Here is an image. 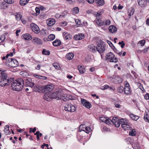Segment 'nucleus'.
I'll return each mask as SVG.
<instances>
[{
	"mask_svg": "<svg viewBox=\"0 0 149 149\" xmlns=\"http://www.w3.org/2000/svg\"><path fill=\"white\" fill-rule=\"evenodd\" d=\"M29 0H20L19 1L20 4L22 6L26 5L29 1Z\"/></svg>",
	"mask_w": 149,
	"mask_h": 149,
	"instance_id": "obj_29",
	"label": "nucleus"
},
{
	"mask_svg": "<svg viewBox=\"0 0 149 149\" xmlns=\"http://www.w3.org/2000/svg\"><path fill=\"white\" fill-rule=\"evenodd\" d=\"M144 119L145 121L149 122V117L148 113L146 112L145 113L144 116Z\"/></svg>",
	"mask_w": 149,
	"mask_h": 149,
	"instance_id": "obj_30",
	"label": "nucleus"
},
{
	"mask_svg": "<svg viewBox=\"0 0 149 149\" xmlns=\"http://www.w3.org/2000/svg\"><path fill=\"white\" fill-rule=\"evenodd\" d=\"M36 90H35V92H45V86H42L37 85L36 87Z\"/></svg>",
	"mask_w": 149,
	"mask_h": 149,
	"instance_id": "obj_14",
	"label": "nucleus"
},
{
	"mask_svg": "<svg viewBox=\"0 0 149 149\" xmlns=\"http://www.w3.org/2000/svg\"><path fill=\"white\" fill-rule=\"evenodd\" d=\"M145 98L146 100H149V93H147L146 94L145 96Z\"/></svg>",
	"mask_w": 149,
	"mask_h": 149,
	"instance_id": "obj_62",
	"label": "nucleus"
},
{
	"mask_svg": "<svg viewBox=\"0 0 149 149\" xmlns=\"http://www.w3.org/2000/svg\"><path fill=\"white\" fill-rule=\"evenodd\" d=\"M81 102L83 106L88 109H89L91 107V103L84 99H81Z\"/></svg>",
	"mask_w": 149,
	"mask_h": 149,
	"instance_id": "obj_7",
	"label": "nucleus"
},
{
	"mask_svg": "<svg viewBox=\"0 0 149 149\" xmlns=\"http://www.w3.org/2000/svg\"><path fill=\"white\" fill-rule=\"evenodd\" d=\"M79 11V8L77 7H74L72 9V12L73 14H78Z\"/></svg>",
	"mask_w": 149,
	"mask_h": 149,
	"instance_id": "obj_28",
	"label": "nucleus"
},
{
	"mask_svg": "<svg viewBox=\"0 0 149 149\" xmlns=\"http://www.w3.org/2000/svg\"><path fill=\"white\" fill-rule=\"evenodd\" d=\"M78 69L80 74H82L85 71V69L81 66L79 65L78 66Z\"/></svg>",
	"mask_w": 149,
	"mask_h": 149,
	"instance_id": "obj_24",
	"label": "nucleus"
},
{
	"mask_svg": "<svg viewBox=\"0 0 149 149\" xmlns=\"http://www.w3.org/2000/svg\"><path fill=\"white\" fill-rule=\"evenodd\" d=\"M83 130L85 131L87 133H89L91 131V129L90 127H86L85 130Z\"/></svg>",
	"mask_w": 149,
	"mask_h": 149,
	"instance_id": "obj_41",
	"label": "nucleus"
},
{
	"mask_svg": "<svg viewBox=\"0 0 149 149\" xmlns=\"http://www.w3.org/2000/svg\"><path fill=\"white\" fill-rule=\"evenodd\" d=\"M119 121V119L116 117H113L111 120V123H115L116 122Z\"/></svg>",
	"mask_w": 149,
	"mask_h": 149,
	"instance_id": "obj_46",
	"label": "nucleus"
},
{
	"mask_svg": "<svg viewBox=\"0 0 149 149\" xmlns=\"http://www.w3.org/2000/svg\"><path fill=\"white\" fill-rule=\"evenodd\" d=\"M122 127L125 130H129L131 127V124L129 123H127V122L125 124L122 125Z\"/></svg>",
	"mask_w": 149,
	"mask_h": 149,
	"instance_id": "obj_19",
	"label": "nucleus"
},
{
	"mask_svg": "<svg viewBox=\"0 0 149 149\" xmlns=\"http://www.w3.org/2000/svg\"><path fill=\"white\" fill-rule=\"evenodd\" d=\"M125 120L124 119H121L120 120L119 119V121L120 122V124L121 125V126L122 127V125L123 124H125L126 122L125 121Z\"/></svg>",
	"mask_w": 149,
	"mask_h": 149,
	"instance_id": "obj_49",
	"label": "nucleus"
},
{
	"mask_svg": "<svg viewBox=\"0 0 149 149\" xmlns=\"http://www.w3.org/2000/svg\"><path fill=\"white\" fill-rule=\"evenodd\" d=\"M63 37L65 40H70L72 38V36L69 33L67 32H64L63 33Z\"/></svg>",
	"mask_w": 149,
	"mask_h": 149,
	"instance_id": "obj_12",
	"label": "nucleus"
},
{
	"mask_svg": "<svg viewBox=\"0 0 149 149\" xmlns=\"http://www.w3.org/2000/svg\"><path fill=\"white\" fill-rule=\"evenodd\" d=\"M4 1L8 4H12L14 2V0H3Z\"/></svg>",
	"mask_w": 149,
	"mask_h": 149,
	"instance_id": "obj_50",
	"label": "nucleus"
},
{
	"mask_svg": "<svg viewBox=\"0 0 149 149\" xmlns=\"http://www.w3.org/2000/svg\"><path fill=\"white\" fill-rule=\"evenodd\" d=\"M50 95L51 96L52 99L54 98H56V93H52L51 92V94Z\"/></svg>",
	"mask_w": 149,
	"mask_h": 149,
	"instance_id": "obj_43",
	"label": "nucleus"
},
{
	"mask_svg": "<svg viewBox=\"0 0 149 149\" xmlns=\"http://www.w3.org/2000/svg\"><path fill=\"white\" fill-rule=\"evenodd\" d=\"M105 123L106 124L109 125L111 124V120L108 118H107L106 120L105 121Z\"/></svg>",
	"mask_w": 149,
	"mask_h": 149,
	"instance_id": "obj_47",
	"label": "nucleus"
},
{
	"mask_svg": "<svg viewBox=\"0 0 149 149\" xmlns=\"http://www.w3.org/2000/svg\"><path fill=\"white\" fill-rule=\"evenodd\" d=\"M135 116V115H134L133 114H130V117L131 118L134 120Z\"/></svg>",
	"mask_w": 149,
	"mask_h": 149,
	"instance_id": "obj_61",
	"label": "nucleus"
},
{
	"mask_svg": "<svg viewBox=\"0 0 149 149\" xmlns=\"http://www.w3.org/2000/svg\"><path fill=\"white\" fill-rule=\"evenodd\" d=\"M129 135L131 136H135L136 134V132L135 130L134 129L131 130L129 132Z\"/></svg>",
	"mask_w": 149,
	"mask_h": 149,
	"instance_id": "obj_31",
	"label": "nucleus"
},
{
	"mask_svg": "<svg viewBox=\"0 0 149 149\" xmlns=\"http://www.w3.org/2000/svg\"><path fill=\"white\" fill-rule=\"evenodd\" d=\"M64 109L65 111L71 112H74L76 110L75 107L71 104H69L65 105Z\"/></svg>",
	"mask_w": 149,
	"mask_h": 149,
	"instance_id": "obj_4",
	"label": "nucleus"
},
{
	"mask_svg": "<svg viewBox=\"0 0 149 149\" xmlns=\"http://www.w3.org/2000/svg\"><path fill=\"white\" fill-rule=\"evenodd\" d=\"M124 92L127 95H129L130 93V87L124 88Z\"/></svg>",
	"mask_w": 149,
	"mask_h": 149,
	"instance_id": "obj_34",
	"label": "nucleus"
},
{
	"mask_svg": "<svg viewBox=\"0 0 149 149\" xmlns=\"http://www.w3.org/2000/svg\"><path fill=\"white\" fill-rule=\"evenodd\" d=\"M0 76L1 78V80H0V86H2L9 85L10 84L13 80V78L7 79V74L6 70H0Z\"/></svg>",
	"mask_w": 149,
	"mask_h": 149,
	"instance_id": "obj_1",
	"label": "nucleus"
},
{
	"mask_svg": "<svg viewBox=\"0 0 149 149\" xmlns=\"http://www.w3.org/2000/svg\"><path fill=\"white\" fill-rule=\"evenodd\" d=\"M120 102V101H118L115 102L114 104L116 107L118 108H121V105H120L119 103Z\"/></svg>",
	"mask_w": 149,
	"mask_h": 149,
	"instance_id": "obj_35",
	"label": "nucleus"
},
{
	"mask_svg": "<svg viewBox=\"0 0 149 149\" xmlns=\"http://www.w3.org/2000/svg\"><path fill=\"white\" fill-rule=\"evenodd\" d=\"M6 39V36L4 35H2L0 37V39L3 42Z\"/></svg>",
	"mask_w": 149,
	"mask_h": 149,
	"instance_id": "obj_58",
	"label": "nucleus"
},
{
	"mask_svg": "<svg viewBox=\"0 0 149 149\" xmlns=\"http://www.w3.org/2000/svg\"><path fill=\"white\" fill-rule=\"evenodd\" d=\"M63 97L64 99L65 100H64V101L68 100L70 99H71V97H70L69 95H65Z\"/></svg>",
	"mask_w": 149,
	"mask_h": 149,
	"instance_id": "obj_40",
	"label": "nucleus"
},
{
	"mask_svg": "<svg viewBox=\"0 0 149 149\" xmlns=\"http://www.w3.org/2000/svg\"><path fill=\"white\" fill-rule=\"evenodd\" d=\"M33 75L34 77L42 79L45 80L47 78V77H46L41 76L40 75L34 74Z\"/></svg>",
	"mask_w": 149,
	"mask_h": 149,
	"instance_id": "obj_33",
	"label": "nucleus"
},
{
	"mask_svg": "<svg viewBox=\"0 0 149 149\" xmlns=\"http://www.w3.org/2000/svg\"><path fill=\"white\" fill-rule=\"evenodd\" d=\"M102 20L97 19L96 21V23L97 25L99 26H101V22Z\"/></svg>",
	"mask_w": 149,
	"mask_h": 149,
	"instance_id": "obj_48",
	"label": "nucleus"
},
{
	"mask_svg": "<svg viewBox=\"0 0 149 149\" xmlns=\"http://www.w3.org/2000/svg\"><path fill=\"white\" fill-rule=\"evenodd\" d=\"M106 119L107 118H106L104 117H101L100 118V120L103 122H105V121H106Z\"/></svg>",
	"mask_w": 149,
	"mask_h": 149,
	"instance_id": "obj_54",
	"label": "nucleus"
},
{
	"mask_svg": "<svg viewBox=\"0 0 149 149\" xmlns=\"http://www.w3.org/2000/svg\"><path fill=\"white\" fill-rule=\"evenodd\" d=\"M139 5L141 7H144L146 6L147 1L146 0H137Z\"/></svg>",
	"mask_w": 149,
	"mask_h": 149,
	"instance_id": "obj_15",
	"label": "nucleus"
},
{
	"mask_svg": "<svg viewBox=\"0 0 149 149\" xmlns=\"http://www.w3.org/2000/svg\"><path fill=\"white\" fill-rule=\"evenodd\" d=\"M19 17L20 18V19L21 21L22 22L23 24H25L26 23V21L24 19H23L22 16L21 15H20V14H19Z\"/></svg>",
	"mask_w": 149,
	"mask_h": 149,
	"instance_id": "obj_45",
	"label": "nucleus"
},
{
	"mask_svg": "<svg viewBox=\"0 0 149 149\" xmlns=\"http://www.w3.org/2000/svg\"><path fill=\"white\" fill-rule=\"evenodd\" d=\"M114 55L111 52L108 53L106 56V58L107 59L110 60V62L113 61V58H114Z\"/></svg>",
	"mask_w": 149,
	"mask_h": 149,
	"instance_id": "obj_11",
	"label": "nucleus"
},
{
	"mask_svg": "<svg viewBox=\"0 0 149 149\" xmlns=\"http://www.w3.org/2000/svg\"><path fill=\"white\" fill-rule=\"evenodd\" d=\"M30 27L31 30L36 33H38L40 32V29L38 26L36 24L32 23L30 24Z\"/></svg>",
	"mask_w": 149,
	"mask_h": 149,
	"instance_id": "obj_6",
	"label": "nucleus"
},
{
	"mask_svg": "<svg viewBox=\"0 0 149 149\" xmlns=\"http://www.w3.org/2000/svg\"><path fill=\"white\" fill-rule=\"evenodd\" d=\"M75 22L77 24L79 25H81L82 24L81 20L78 19H76Z\"/></svg>",
	"mask_w": 149,
	"mask_h": 149,
	"instance_id": "obj_53",
	"label": "nucleus"
},
{
	"mask_svg": "<svg viewBox=\"0 0 149 149\" xmlns=\"http://www.w3.org/2000/svg\"><path fill=\"white\" fill-rule=\"evenodd\" d=\"M42 54H43L48 55L50 54V52L49 51L44 49L42 50Z\"/></svg>",
	"mask_w": 149,
	"mask_h": 149,
	"instance_id": "obj_39",
	"label": "nucleus"
},
{
	"mask_svg": "<svg viewBox=\"0 0 149 149\" xmlns=\"http://www.w3.org/2000/svg\"><path fill=\"white\" fill-rule=\"evenodd\" d=\"M35 10L36 11V14L37 15H38L40 13V11L39 8L38 7H36V8Z\"/></svg>",
	"mask_w": 149,
	"mask_h": 149,
	"instance_id": "obj_57",
	"label": "nucleus"
},
{
	"mask_svg": "<svg viewBox=\"0 0 149 149\" xmlns=\"http://www.w3.org/2000/svg\"><path fill=\"white\" fill-rule=\"evenodd\" d=\"M4 132H5V134H9V130H8V129L6 127H5L4 129Z\"/></svg>",
	"mask_w": 149,
	"mask_h": 149,
	"instance_id": "obj_60",
	"label": "nucleus"
},
{
	"mask_svg": "<svg viewBox=\"0 0 149 149\" xmlns=\"http://www.w3.org/2000/svg\"><path fill=\"white\" fill-rule=\"evenodd\" d=\"M95 1L97 4V6H99L103 5L104 3V0H96Z\"/></svg>",
	"mask_w": 149,
	"mask_h": 149,
	"instance_id": "obj_27",
	"label": "nucleus"
},
{
	"mask_svg": "<svg viewBox=\"0 0 149 149\" xmlns=\"http://www.w3.org/2000/svg\"><path fill=\"white\" fill-rule=\"evenodd\" d=\"M67 24V23L66 22H64L61 23V25L62 26H65Z\"/></svg>",
	"mask_w": 149,
	"mask_h": 149,
	"instance_id": "obj_64",
	"label": "nucleus"
},
{
	"mask_svg": "<svg viewBox=\"0 0 149 149\" xmlns=\"http://www.w3.org/2000/svg\"><path fill=\"white\" fill-rule=\"evenodd\" d=\"M118 44L121 45V47L122 48H123L125 45V44L123 41H122L121 42H119L118 43Z\"/></svg>",
	"mask_w": 149,
	"mask_h": 149,
	"instance_id": "obj_52",
	"label": "nucleus"
},
{
	"mask_svg": "<svg viewBox=\"0 0 149 149\" xmlns=\"http://www.w3.org/2000/svg\"><path fill=\"white\" fill-rule=\"evenodd\" d=\"M145 40H142L139 42L138 43L141 45V46H143L145 43Z\"/></svg>",
	"mask_w": 149,
	"mask_h": 149,
	"instance_id": "obj_44",
	"label": "nucleus"
},
{
	"mask_svg": "<svg viewBox=\"0 0 149 149\" xmlns=\"http://www.w3.org/2000/svg\"><path fill=\"white\" fill-rule=\"evenodd\" d=\"M34 84L32 82L31 79H26L25 82V86H29L32 88ZM24 85L23 79L19 77V91L22 89L23 85Z\"/></svg>",
	"mask_w": 149,
	"mask_h": 149,
	"instance_id": "obj_2",
	"label": "nucleus"
},
{
	"mask_svg": "<svg viewBox=\"0 0 149 149\" xmlns=\"http://www.w3.org/2000/svg\"><path fill=\"white\" fill-rule=\"evenodd\" d=\"M55 38V35L53 34H51L49 35L48 37V38L49 39L48 40H52L54 39Z\"/></svg>",
	"mask_w": 149,
	"mask_h": 149,
	"instance_id": "obj_38",
	"label": "nucleus"
},
{
	"mask_svg": "<svg viewBox=\"0 0 149 149\" xmlns=\"http://www.w3.org/2000/svg\"><path fill=\"white\" fill-rule=\"evenodd\" d=\"M124 87L123 86H120L118 87L117 89V92L118 93H121L123 92Z\"/></svg>",
	"mask_w": 149,
	"mask_h": 149,
	"instance_id": "obj_32",
	"label": "nucleus"
},
{
	"mask_svg": "<svg viewBox=\"0 0 149 149\" xmlns=\"http://www.w3.org/2000/svg\"><path fill=\"white\" fill-rule=\"evenodd\" d=\"M111 22L109 20H107L104 21L102 20L101 22V26L104 25H109L110 24Z\"/></svg>",
	"mask_w": 149,
	"mask_h": 149,
	"instance_id": "obj_23",
	"label": "nucleus"
},
{
	"mask_svg": "<svg viewBox=\"0 0 149 149\" xmlns=\"http://www.w3.org/2000/svg\"><path fill=\"white\" fill-rule=\"evenodd\" d=\"M88 50L93 53H95L96 52V47L93 45H91L88 47Z\"/></svg>",
	"mask_w": 149,
	"mask_h": 149,
	"instance_id": "obj_16",
	"label": "nucleus"
},
{
	"mask_svg": "<svg viewBox=\"0 0 149 149\" xmlns=\"http://www.w3.org/2000/svg\"><path fill=\"white\" fill-rule=\"evenodd\" d=\"M84 34L83 33H80L78 35H75L73 38L76 40H82L84 38Z\"/></svg>",
	"mask_w": 149,
	"mask_h": 149,
	"instance_id": "obj_10",
	"label": "nucleus"
},
{
	"mask_svg": "<svg viewBox=\"0 0 149 149\" xmlns=\"http://www.w3.org/2000/svg\"><path fill=\"white\" fill-rule=\"evenodd\" d=\"M107 42L110 47H112V46H113L112 43L110 41L107 40Z\"/></svg>",
	"mask_w": 149,
	"mask_h": 149,
	"instance_id": "obj_63",
	"label": "nucleus"
},
{
	"mask_svg": "<svg viewBox=\"0 0 149 149\" xmlns=\"http://www.w3.org/2000/svg\"><path fill=\"white\" fill-rule=\"evenodd\" d=\"M109 31L112 33H114L117 31V28L116 27L113 25H111L109 27Z\"/></svg>",
	"mask_w": 149,
	"mask_h": 149,
	"instance_id": "obj_18",
	"label": "nucleus"
},
{
	"mask_svg": "<svg viewBox=\"0 0 149 149\" xmlns=\"http://www.w3.org/2000/svg\"><path fill=\"white\" fill-rule=\"evenodd\" d=\"M9 64L7 65L9 67H15L18 66V61L15 59L12 58L8 59Z\"/></svg>",
	"mask_w": 149,
	"mask_h": 149,
	"instance_id": "obj_3",
	"label": "nucleus"
},
{
	"mask_svg": "<svg viewBox=\"0 0 149 149\" xmlns=\"http://www.w3.org/2000/svg\"><path fill=\"white\" fill-rule=\"evenodd\" d=\"M0 6L1 9H5L7 7V6L6 2H3L1 4Z\"/></svg>",
	"mask_w": 149,
	"mask_h": 149,
	"instance_id": "obj_37",
	"label": "nucleus"
},
{
	"mask_svg": "<svg viewBox=\"0 0 149 149\" xmlns=\"http://www.w3.org/2000/svg\"><path fill=\"white\" fill-rule=\"evenodd\" d=\"M134 12V9H132L130 10V12L129 14V15L131 16L132 15Z\"/></svg>",
	"mask_w": 149,
	"mask_h": 149,
	"instance_id": "obj_59",
	"label": "nucleus"
},
{
	"mask_svg": "<svg viewBox=\"0 0 149 149\" xmlns=\"http://www.w3.org/2000/svg\"><path fill=\"white\" fill-rule=\"evenodd\" d=\"M74 56V54L72 53H69L66 56L67 58L69 60L72 59Z\"/></svg>",
	"mask_w": 149,
	"mask_h": 149,
	"instance_id": "obj_26",
	"label": "nucleus"
},
{
	"mask_svg": "<svg viewBox=\"0 0 149 149\" xmlns=\"http://www.w3.org/2000/svg\"><path fill=\"white\" fill-rule=\"evenodd\" d=\"M106 46L102 44H99L96 47L97 50L100 53H103L106 49Z\"/></svg>",
	"mask_w": 149,
	"mask_h": 149,
	"instance_id": "obj_5",
	"label": "nucleus"
},
{
	"mask_svg": "<svg viewBox=\"0 0 149 149\" xmlns=\"http://www.w3.org/2000/svg\"><path fill=\"white\" fill-rule=\"evenodd\" d=\"M125 86L124 88H127V87L129 88L130 87V85L129 84L127 81H125L124 82Z\"/></svg>",
	"mask_w": 149,
	"mask_h": 149,
	"instance_id": "obj_55",
	"label": "nucleus"
},
{
	"mask_svg": "<svg viewBox=\"0 0 149 149\" xmlns=\"http://www.w3.org/2000/svg\"><path fill=\"white\" fill-rule=\"evenodd\" d=\"M67 14V12L66 11H64L61 14L59 17L60 18H62L64 17Z\"/></svg>",
	"mask_w": 149,
	"mask_h": 149,
	"instance_id": "obj_42",
	"label": "nucleus"
},
{
	"mask_svg": "<svg viewBox=\"0 0 149 149\" xmlns=\"http://www.w3.org/2000/svg\"><path fill=\"white\" fill-rule=\"evenodd\" d=\"M55 20L54 19H49L47 21V25L49 26H51L53 25L55 23Z\"/></svg>",
	"mask_w": 149,
	"mask_h": 149,
	"instance_id": "obj_21",
	"label": "nucleus"
},
{
	"mask_svg": "<svg viewBox=\"0 0 149 149\" xmlns=\"http://www.w3.org/2000/svg\"><path fill=\"white\" fill-rule=\"evenodd\" d=\"M13 52H10V53H8L7 54V55L6 56V57L7 58V59L8 60V59H10V58H8V57L9 56H10V57L12 56H13V53H15L14 52L15 50V49H13Z\"/></svg>",
	"mask_w": 149,
	"mask_h": 149,
	"instance_id": "obj_36",
	"label": "nucleus"
},
{
	"mask_svg": "<svg viewBox=\"0 0 149 149\" xmlns=\"http://www.w3.org/2000/svg\"><path fill=\"white\" fill-rule=\"evenodd\" d=\"M131 144L132 147L135 148V149H140V146L139 145V144L137 142H134V143H130Z\"/></svg>",
	"mask_w": 149,
	"mask_h": 149,
	"instance_id": "obj_22",
	"label": "nucleus"
},
{
	"mask_svg": "<svg viewBox=\"0 0 149 149\" xmlns=\"http://www.w3.org/2000/svg\"><path fill=\"white\" fill-rule=\"evenodd\" d=\"M45 92H51L54 89V87L53 85H47L45 86Z\"/></svg>",
	"mask_w": 149,
	"mask_h": 149,
	"instance_id": "obj_13",
	"label": "nucleus"
},
{
	"mask_svg": "<svg viewBox=\"0 0 149 149\" xmlns=\"http://www.w3.org/2000/svg\"><path fill=\"white\" fill-rule=\"evenodd\" d=\"M53 66L56 69L60 67L58 64L56 63H54L53 64Z\"/></svg>",
	"mask_w": 149,
	"mask_h": 149,
	"instance_id": "obj_56",
	"label": "nucleus"
},
{
	"mask_svg": "<svg viewBox=\"0 0 149 149\" xmlns=\"http://www.w3.org/2000/svg\"><path fill=\"white\" fill-rule=\"evenodd\" d=\"M19 84L18 81L16 80L13 81V83L11 84V87L13 90L18 91L19 85H17Z\"/></svg>",
	"mask_w": 149,
	"mask_h": 149,
	"instance_id": "obj_8",
	"label": "nucleus"
},
{
	"mask_svg": "<svg viewBox=\"0 0 149 149\" xmlns=\"http://www.w3.org/2000/svg\"><path fill=\"white\" fill-rule=\"evenodd\" d=\"M51 92H46L44 95V99L47 101H50L52 100L51 96L50 95Z\"/></svg>",
	"mask_w": 149,
	"mask_h": 149,
	"instance_id": "obj_9",
	"label": "nucleus"
},
{
	"mask_svg": "<svg viewBox=\"0 0 149 149\" xmlns=\"http://www.w3.org/2000/svg\"><path fill=\"white\" fill-rule=\"evenodd\" d=\"M22 38L25 40H29L31 39L32 36L30 34L26 33L23 35L22 36Z\"/></svg>",
	"mask_w": 149,
	"mask_h": 149,
	"instance_id": "obj_17",
	"label": "nucleus"
},
{
	"mask_svg": "<svg viewBox=\"0 0 149 149\" xmlns=\"http://www.w3.org/2000/svg\"><path fill=\"white\" fill-rule=\"evenodd\" d=\"M113 124H114L115 125V126L117 127H118L120 126V122H119V121H117V122H116L115 123H114Z\"/></svg>",
	"mask_w": 149,
	"mask_h": 149,
	"instance_id": "obj_51",
	"label": "nucleus"
},
{
	"mask_svg": "<svg viewBox=\"0 0 149 149\" xmlns=\"http://www.w3.org/2000/svg\"><path fill=\"white\" fill-rule=\"evenodd\" d=\"M53 44L54 46H57L61 44V42L59 40H56L53 42Z\"/></svg>",
	"mask_w": 149,
	"mask_h": 149,
	"instance_id": "obj_25",
	"label": "nucleus"
},
{
	"mask_svg": "<svg viewBox=\"0 0 149 149\" xmlns=\"http://www.w3.org/2000/svg\"><path fill=\"white\" fill-rule=\"evenodd\" d=\"M33 42L35 43L36 44L39 45L42 44V42L41 40L38 38L34 37L33 38L32 40Z\"/></svg>",
	"mask_w": 149,
	"mask_h": 149,
	"instance_id": "obj_20",
	"label": "nucleus"
}]
</instances>
